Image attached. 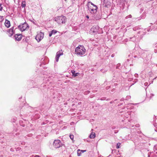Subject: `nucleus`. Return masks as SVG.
Returning a JSON list of instances; mask_svg holds the SVG:
<instances>
[{
    "mask_svg": "<svg viewBox=\"0 0 157 157\" xmlns=\"http://www.w3.org/2000/svg\"><path fill=\"white\" fill-rule=\"evenodd\" d=\"M86 52V49L82 45H79L75 49V53L80 56H82Z\"/></svg>",
    "mask_w": 157,
    "mask_h": 157,
    "instance_id": "1",
    "label": "nucleus"
},
{
    "mask_svg": "<svg viewBox=\"0 0 157 157\" xmlns=\"http://www.w3.org/2000/svg\"><path fill=\"white\" fill-rule=\"evenodd\" d=\"M87 6L89 11L91 13H96L98 9L97 6L93 4L91 2H88Z\"/></svg>",
    "mask_w": 157,
    "mask_h": 157,
    "instance_id": "2",
    "label": "nucleus"
},
{
    "mask_svg": "<svg viewBox=\"0 0 157 157\" xmlns=\"http://www.w3.org/2000/svg\"><path fill=\"white\" fill-rule=\"evenodd\" d=\"M66 20V17L63 16H59L54 18V20L59 24L65 23Z\"/></svg>",
    "mask_w": 157,
    "mask_h": 157,
    "instance_id": "3",
    "label": "nucleus"
},
{
    "mask_svg": "<svg viewBox=\"0 0 157 157\" xmlns=\"http://www.w3.org/2000/svg\"><path fill=\"white\" fill-rule=\"evenodd\" d=\"M29 27L28 25L26 23H24L22 25H20L18 26V28L21 31H25L27 29H28Z\"/></svg>",
    "mask_w": 157,
    "mask_h": 157,
    "instance_id": "4",
    "label": "nucleus"
},
{
    "mask_svg": "<svg viewBox=\"0 0 157 157\" xmlns=\"http://www.w3.org/2000/svg\"><path fill=\"white\" fill-rule=\"evenodd\" d=\"M53 145L55 147L58 148L62 145V143L59 140H57L54 141Z\"/></svg>",
    "mask_w": 157,
    "mask_h": 157,
    "instance_id": "5",
    "label": "nucleus"
},
{
    "mask_svg": "<svg viewBox=\"0 0 157 157\" xmlns=\"http://www.w3.org/2000/svg\"><path fill=\"white\" fill-rule=\"evenodd\" d=\"M44 33L40 32L36 36L35 39L38 41H40L44 37Z\"/></svg>",
    "mask_w": 157,
    "mask_h": 157,
    "instance_id": "6",
    "label": "nucleus"
},
{
    "mask_svg": "<svg viewBox=\"0 0 157 157\" xmlns=\"http://www.w3.org/2000/svg\"><path fill=\"white\" fill-rule=\"evenodd\" d=\"M99 28V27L98 26H94L91 28L90 31L93 33H97L98 32Z\"/></svg>",
    "mask_w": 157,
    "mask_h": 157,
    "instance_id": "7",
    "label": "nucleus"
},
{
    "mask_svg": "<svg viewBox=\"0 0 157 157\" xmlns=\"http://www.w3.org/2000/svg\"><path fill=\"white\" fill-rule=\"evenodd\" d=\"M63 55V52L62 50L59 51L57 52L56 57V62H58V61L60 56Z\"/></svg>",
    "mask_w": 157,
    "mask_h": 157,
    "instance_id": "8",
    "label": "nucleus"
},
{
    "mask_svg": "<svg viewBox=\"0 0 157 157\" xmlns=\"http://www.w3.org/2000/svg\"><path fill=\"white\" fill-rule=\"evenodd\" d=\"M13 29L14 27H13L8 30L7 32L8 33V35L9 36H11L14 33Z\"/></svg>",
    "mask_w": 157,
    "mask_h": 157,
    "instance_id": "9",
    "label": "nucleus"
},
{
    "mask_svg": "<svg viewBox=\"0 0 157 157\" xmlns=\"http://www.w3.org/2000/svg\"><path fill=\"white\" fill-rule=\"evenodd\" d=\"M22 35L21 34H16L14 36L15 39L17 41H20L22 38Z\"/></svg>",
    "mask_w": 157,
    "mask_h": 157,
    "instance_id": "10",
    "label": "nucleus"
},
{
    "mask_svg": "<svg viewBox=\"0 0 157 157\" xmlns=\"http://www.w3.org/2000/svg\"><path fill=\"white\" fill-rule=\"evenodd\" d=\"M5 25L7 28H9L10 26V21L7 19H6L5 22Z\"/></svg>",
    "mask_w": 157,
    "mask_h": 157,
    "instance_id": "11",
    "label": "nucleus"
},
{
    "mask_svg": "<svg viewBox=\"0 0 157 157\" xmlns=\"http://www.w3.org/2000/svg\"><path fill=\"white\" fill-rule=\"evenodd\" d=\"M86 151V150H80L78 149L77 151V155L78 156H80L82 153Z\"/></svg>",
    "mask_w": 157,
    "mask_h": 157,
    "instance_id": "12",
    "label": "nucleus"
},
{
    "mask_svg": "<svg viewBox=\"0 0 157 157\" xmlns=\"http://www.w3.org/2000/svg\"><path fill=\"white\" fill-rule=\"evenodd\" d=\"M95 134L94 132H92L90 135L89 137H95Z\"/></svg>",
    "mask_w": 157,
    "mask_h": 157,
    "instance_id": "13",
    "label": "nucleus"
},
{
    "mask_svg": "<svg viewBox=\"0 0 157 157\" xmlns=\"http://www.w3.org/2000/svg\"><path fill=\"white\" fill-rule=\"evenodd\" d=\"M26 6L25 2V1L22 2L21 5V6L22 7H24Z\"/></svg>",
    "mask_w": 157,
    "mask_h": 157,
    "instance_id": "14",
    "label": "nucleus"
},
{
    "mask_svg": "<svg viewBox=\"0 0 157 157\" xmlns=\"http://www.w3.org/2000/svg\"><path fill=\"white\" fill-rule=\"evenodd\" d=\"M72 73L73 75V76H74V77H76L79 74L78 73H75V71H72Z\"/></svg>",
    "mask_w": 157,
    "mask_h": 157,
    "instance_id": "15",
    "label": "nucleus"
},
{
    "mask_svg": "<svg viewBox=\"0 0 157 157\" xmlns=\"http://www.w3.org/2000/svg\"><path fill=\"white\" fill-rule=\"evenodd\" d=\"M130 39L132 40V41L135 42L136 41V40L135 39V36H134V37L130 38Z\"/></svg>",
    "mask_w": 157,
    "mask_h": 157,
    "instance_id": "16",
    "label": "nucleus"
},
{
    "mask_svg": "<svg viewBox=\"0 0 157 157\" xmlns=\"http://www.w3.org/2000/svg\"><path fill=\"white\" fill-rule=\"evenodd\" d=\"M4 17L0 16V22H2L4 20Z\"/></svg>",
    "mask_w": 157,
    "mask_h": 157,
    "instance_id": "17",
    "label": "nucleus"
},
{
    "mask_svg": "<svg viewBox=\"0 0 157 157\" xmlns=\"http://www.w3.org/2000/svg\"><path fill=\"white\" fill-rule=\"evenodd\" d=\"M121 144L120 143H118L117 144V146H116V148H118L120 147V146Z\"/></svg>",
    "mask_w": 157,
    "mask_h": 157,
    "instance_id": "18",
    "label": "nucleus"
},
{
    "mask_svg": "<svg viewBox=\"0 0 157 157\" xmlns=\"http://www.w3.org/2000/svg\"><path fill=\"white\" fill-rule=\"evenodd\" d=\"M131 98V96H127L125 100H128L129 99Z\"/></svg>",
    "mask_w": 157,
    "mask_h": 157,
    "instance_id": "19",
    "label": "nucleus"
},
{
    "mask_svg": "<svg viewBox=\"0 0 157 157\" xmlns=\"http://www.w3.org/2000/svg\"><path fill=\"white\" fill-rule=\"evenodd\" d=\"M132 15H129L126 16L125 17V18L126 19H128V18H131L132 17Z\"/></svg>",
    "mask_w": 157,
    "mask_h": 157,
    "instance_id": "20",
    "label": "nucleus"
},
{
    "mask_svg": "<svg viewBox=\"0 0 157 157\" xmlns=\"http://www.w3.org/2000/svg\"><path fill=\"white\" fill-rule=\"evenodd\" d=\"M51 33H52V34H55L56 33V31L55 30H53L52 31Z\"/></svg>",
    "mask_w": 157,
    "mask_h": 157,
    "instance_id": "21",
    "label": "nucleus"
},
{
    "mask_svg": "<svg viewBox=\"0 0 157 157\" xmlns=\"http://www.w3.org/2000/svg\"><path fill=\"white\" fill-rule=\"evenodd\" d=\"M90 92V91L89 90H87V91H86L84 93V94H88Z\"/></svg>",
    "mask_w": 157,
    "mask_h": 157,
    "instance_id": "22",
    "label": "nucleus"
},
{
    "mask_svg": "<svg viewBox=\"0 0 157 157\" xmlns=\"http://www.w3.org/2000/svg\"><path fill=\"white\" fill-rule=\"evenodd\" d=\"M2 4H0V11H2Z\"/></svg>",
    "mask_w": 157,
    "mask_h": 157,
    "instance_id": "23",
    "label": "nucleus"
},
{
    "mask_svg": "<svg viewBox=\"0 0 157 157\" xmlns=\"http://www.w3.org/2000/svg\"><path fill=\"white\" fill-rule=\"evenodd\" d=\"M30 157H40L38 155H33Z\"/></svg>",
    "mask_w": 157,
    "mask_h": 157,
    "instance_id": "24",
    "label": "nucleus"
},
{
    "mask_svg": "<svg viewBox=\"0 0 157 157\" xmlns=\"http://www.w3.org/2000/svg\"><path fill=\"white\" fill-rule=\"evenodd\" d=\"M52 34H52V33H50L49 34V36L50 37L51 36H52Z\"/></svg>",
    "mask_w": 157,
    "mask_h": 157,
    "instance_id": "25",
    "label": "nucleus"
},
{
    "mask_svg": "<svg viewBox=\"0 0 157 157\" xmlns=\"http://www.w3.org/2000/svg\"><path fill=\"white\" fill-rule=\"evenodd\" d=\"M147 84L148 83L147 82H145L144 83V85L146 86L147 85Z\"/></svg>",
    "mask_w": 157,
    "mask_h": 157,
    "instance_id": "26",
    "label": "nucleus"
},
{
    "mask_svg": "<svg viewBox=\"0 0 157 157\" xmlns=\"http://www.w3.org/2000/svg\"><path fill=\"white\" fill-rule=\"evenodd\" d=\"M72 136L73 137L74 136L73 135H72V134H70L69 135V137H71V136Z\"/></svg>",
    "mask_w": 157,
    "mask_h": 157,
    "instance_id": "27",
    "label": "nucleus"
},
{
    "mask_svg": "<svg viewBox=\"0 0 157 157\" xmlns=\"http://www.w3.org/2000/svg\"><path fill=\"white\" fill-rule=\"evenodd\" d=\"M138 75V74H135V77H136Z\"/></svg>",
    "mask_w": 157,
    "mask_h": 157,
    "instance_id": "28",
    "label": "nucleus"
},
{
    "mask_svg": "<svg viewBox=\"0 0 157 157\" xmlns=\"http://www.w3.org/2000/svg\"><path fill=\"white\" fill-rule=\"evenodd\" d=\"M114 102V101H112L111 102H110V103L112 104V103H113Z\"/></svg>",
    "mask_w": 157,
    "mask_h": 157,
    "instance_id": "29",
    "label": "nucleus"
},
{
    "mask_svg": "<svg viewBox=\"0 0 157 157\" xmlns=\"http://www.w3.org/2000/svg\"><path fill=\"white\" fill-rule=\"evenodd\" d=\"M119 64H118L117 65V66L116 67V68H118V67H119Z\"/></svg>",
    "mask_w": 157,
    "mask_h": 157,
    "instance_id": "30",
    "label": "nucleus"
},
{
    "mask_svg": "<svg viewBox=\"0 0 157 157\" xmlns=\"http://www.w3.org/2000/svg\"><path fill=\"white\" fill-rule=\"evenodd\" d=\"M139 125H138H138H136V127H139Z\"/></svg>",
    "mask_w": 157,
    "mask_h": 157,
    "instance_id": "31",
    "label": "nucleus"
},
{
    "mask_svg": "<svg viewBox=\"0 0 157 157\" xmlns=\"http://www.w3.org/2000/svg\"><path fill=\"white\" fill-rule=\"evenodd\" d=\"M86 17H87V18H89V17L88 15H87L86 16Z\"/></svg>",
    "mask_w": 157,
    "mask_h": 157,
    "instance_id": "32",
    "label": "nucleus"
},
{
    "mask_svg": "<svg viewBox=\"0 0 157 157\" xmlns=\"http://www.w3.org/2000/svg\"><path fill=\"white\" fill-rule=\"evenodd\" d=\"M109 87H106V90H108V88H109Z\"/></svg>",
    "mask_w": 157,
    "mask_h": 157,
    "instance_id": "33",
    "label": "nucleus"
},
{
    "mask_svg": "<svg viewBox=\"0 0 157 157\" xmlns=\"http://www.w3.org/2000/svg\"><path fill=\"white\" fill-rule=\"evenodd\" d=\"M114 54H112V55H111V56H112V57H114Z\"/></svg>",
    "mask_w": 157,
    "mask_h": 157,
    "instance_id": "34",
    "label": "nucleus"
},
{
    "mask_svg": "<svg viewBox=\"0 0 157 157\" xmlns=\"http://www.w3.org/2000/svg\"><path fill=\"white\" fill-rule=\"evenodd\" d=\"M71 138V139L72 140H73V139H74V138Z\"/></svg>",
    "mask_w": 157,
    "mask_h": 157,
    "instance_id": "35",
    "label": "nucleus"
},
{
    "mask_svg": "<svg viewBox=\"0 0 157 157\" xmlns=\"http://www.w3.org/2000/svg\"><path fill=\"white\" fill-rule=\"evenodd\" d=\"M101 100H104V99H103V98H101Z\"/></svg>",
    "mask_w": 157,
    "mask_h": 157,
    "instance_id": "36",
    "label": "nucleus"
},
{
    "mask_svg": "<svg viewBox=\"0 0 157 157\" xmlns=\"http://www.w3.org/2000/svg\"><path fill=\"white\" fill-rule=\"evenodd\" d=\"M150 157V156L148 154V157Z\"/></svg>",
    "mask_w": 157,
    "mask_h": 157,
    "instance_id": "37",
    "label": "nucleus"
},
{
    "mask_svg": "<svg viewBox=\"0 0 157 157\" xmlns=\"http://www.w3.org/2000/svg\"><path fill=\"white\" fill-rule=\"evenodd\" d=\"M155 78H154V79H154H154H155Z\"/></svg>",
    "mask_w": 157,
    "mask_h": 157,
    "instance_id": "38",
    "label": "nucleus"
},
{
    "mask_svg": "<svg viewBox=\"0 0 157 157\" xmlns=\"http://www.w3.org/2000/svg\"><path fill=\"white\" fill-rule=\"evenodd\" d=\"M117 100V99L114 100V101H116Z\"/></svg>",
    "mask_w": 157,
    "mask_h": 157,
    "instance_id": "39",
    "label": "nucleus"
},
{
    "mask_svg": "<svg viewBox=\"0 0 157 157\" xmlns=\"http://www.w3.org/2000/svg\"><path fill=\"white\" fill-rule=\"evenodd\" d=\"M123 99H121V100L122 101L123 100Z\"/></svg>",
    "mask_w": 157,
    "mask_h": 157,
    "instance_id": "40",
    "label": "nucleus"
},
{
    "mask_svg": "<svg viewBox=\"0 0 157 157\" xmlns=\"http://www.w3.org/2000/svg\"><path fill=\"white\" fill-rule=\"evenodd\" d=\"M140 136V137H142V136H143L141 135V136Z\"/></svg>",
    "mask_w": 157,
    "mask_h": 157,
    "instance_id": "41",
    "label": "nucleus"
},
{
    "mask_svg": "<svg viewBox=\"0 0 157 157\" xmlns=\"http://www.w3.org/2000/svg\"><path fill=\"white\" fill-rule=\"evenodd\" d=\"M138 33H140V32H138Z\"/></svg>",
    "mask_w": 157,
    "mask_h": 157,
    "instance_id": "42",
    "label": "nucleus"
},
{
    "mask_svg": "<svg viewBox=\"0 0 157 157\" xmlns=\"http://www.w3.org/2000/svg\"><path fill=\"white\" fill-rule=\"evenodd\" d=\"M109 100V99H108L107 100Z\"/></svg>",
    "mask_w": 157,
    "mask_h": 157,
    "instance_id": "43",
    "label": "nucleus"
},
{
    "mask_svg": "<svg viewBox=\"0 0 157 157\" xmlns=\"http://www.w3.org/2000/svg\"><path fill=\"white\" fill-rule=\"evenodd\" d=\"M65 1H66V0H65Z\"/></svg>",
    "mask_w": 157,
    "mask_h": 157,
    "instance_id": "44",
    "label": "nucleus"
}]
</instances>
